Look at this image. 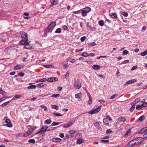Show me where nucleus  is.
Wrapping results in <instances>:
<instances>
[{
	"label": "nucleus",
	"mask_w": 147,
	"mask_h": 147,
	"mask_svg": "<svg viewBox=\"0 0 147 147\" xmlns=\"http://www.w3.org/2000/svg\"><path fill=\"white\" fill-rule=\"evenodd\" d=\"M20 34L21 37L23 38L20 41V43L21 45H23L25 43V42H27L28 40V34L26 33L23 31L21 32L20 33Z\"/></svg>",
	"instance_id": "1"
},
{
	"label": "nucleus",
	"mask_w": 147,
	"mask_h": 147,
	"mask_svg": "<svg viewBox=\"0 0 147 147\" xmlns=\"http://www.w3.org/2000/svg\"><path fill=\"white\" fill-rule=\"evenodd\" d=\"M91 10V8L89 7H85L82 9V16L83 17L86 16L87 15V13L90 11Z\"/></svg>",
	"instance_id": "2"
},
{
	"label": "nucleus",
	"mask_w": 147,
	"mask_h": 147,
	"mask_svg": "<svg viewBox=\"0 0 147 147\" xmlns=\"http://www.w3.org/2000/svg\"><path fill=\"white\" fill-rule=\"evenodd\" d=\"M141 143V142L140 141L139 142H136L132 140L127 144V146L129 147H132L138 145Z\"/></svg>",
	"instance_id": "3"
},
{
	"label": "nucleus",
	"mask_w": 147,
	"mask_h": 147,
	"mask_svg": "<svg viewBox=\"0 0 147 147\" xmlns=\"http://www.w3.org/2000/svg\"><path fill=\"white\" fill-rule=\"evenodd\" d=\"M74 86L76 89H79L81 87V83L78 80L75 81Z\"/></svg>",
	"instance_id": "4"
},
{
	"label": "nucleus",
	"mask_w": 147,
	"mask_h": 147,
	"mask_svg": "<svg viewBox=\"0 0 147 147\" xmlns=\"http://www.w3.org/2000/svg\"><path fill=\"white\" fill-rule=\"evenodd\" d=\"M24 45V48L26 49H31L32 48V46H31L29 44V43L27 42H25V43L23 45Z\"/></svg>",
	"instance_id": "5"
},
{
	"label": "nucleus",
	"mask_w": 147,
	"mask_h": 147,
	"mask_svg": "<svg viewBox=\"0 0 147 147\" xmlns=\"http://www.w3.org/2000/svg\"><path fill=\"white\" fill-rule=\"evenodd\" d=\"M5 122L7 123L6 126L7 127H11L12 126V124L11 123L10 120L9 119L7 118Z\"/></svg>",
	"instance_id": "6"
},
{
	"label": "nucleus",
	"mask_w": 147,
	"mask_h": 147,
	"mask_svg": "<svg viewBox=\"0 0 147 147\" xmlns=\"http://www.w3.org/2000/svg\"><path fill=\"white\" fill-rule=\"evenodd\" d=\"M133 140L136 142H138L141 141V143L143 141V139L142 138L140 137L136 138L134 139H133Z\"/></svg>",
	"instance_id": "7"
},
{
	"label": "nucleus",
	"mask_w": 147,
	"mask_h": 147,
	"mask_svg": "<svg viewBox=\"0 0 147 147\" xmlns=\"http://www.w3.org/2000/svg\"><path fill=\"white\" fill-rule=\"evenodd\" d=\"M74 123V121H70L67 124L65 125V128H68L70 127Z\"/></svg>",
	"instance_id": "8"
},
{
	"label": "nucleus",
	"mask_w": 147,
	"mask_h": 147,
	"mask_svg": "<svg viewBox=\"0 0 147 147\" xmlns=\"http://www.w3.org/2000/svg\"><path fill=\"white\" fill-rule=\"evenodd\" d=\"M61 140V139L59 138H53L51 139V141L53 142H58Z\"/></svg>",
	"instance_id": "9"
},
{
	"label": "nucleus",
	"mask_w": 147,
	"mask_h": 147,
	"mask_svg": "<svg viewBox=\"0 0 147 147\" xmlns=\"http://www.w3.org/2000/svg\"><path fill=\"white\" fill-rule=\"evenodd\" d=\"M53 29V28L51 27L49 25L46 29V31L47 32H51Z\"/></svg>",
	"instance_id": "10"
},
{
	"label": "nucleus",
	"mask_w": 147,
	"mask_h": 147,
	"mask_svg": "<svg viewBox=\"0 0 147 147\" xmlns=\"http://www.w3.org/2000/svg\"><path fill=\"white\" fill-rule=\"evenodd\" d=\"M100 66L98 65H94L92 66V68L94 70H98L100 68Z\"/></svg>",
	"instance_id": "11"
},
{
	"label": "nucleus",
	"mask_w": 147,
	"mask_h": 147,
	"mask_svg": "<svg viewBox=\"0 0 147 147\" xmlns=\"http://www.w3.org/2000/svg\"><path fill=\"white\" fill-rule=\"evenodd\" d=\"M147 130V127L143 128L139 131L140 134H142L146 132Z\"/></svg>",
	"instance_id": "12"
},
{
	"label": "nucleus",
	"mask_w": 147,
	"mask_h": 147,
	"mask_svg": "<svg viewBox=\"0 0 147 147\" xmlns=\"http://www.w3.org/2000/svg\"><path fill=\"white\" fill-rule=\"evenodd\" d=\"M137 81L136 79H133L132 80H129L127 82L126 84H131L137 82Z\"/></svg>",
	"instance_id": "13"
},
{
	"label": "nucleus",
	"mask_w": 147,
	"mask_h": 147,
	"mask_svg": "<svg viewBox=\"0 0 147 147\" xmlns=\"http://www.w3.org/2000/svg\"><path fill=\"white\" fill-rule=\"evenodd\" d=\"M47 81V78H44L40 79L37 80L36 81H35V82L38 83L40 82H43Z\"/></svg>",
	"instance_id": "14"
},
{
	"label": "nucleus",
	"mask_w": 147,
	"mask_h": 147,
	"mask_svg": "<svg viewBox=\"0 0 147 147\" xmlns=\"http://www.w3.org/2000/svg\"><path fill=\"white\" fill-rule=\"evenodd\" d=\"M47 128H48V127L47 125H44L42 126V128L40 129V131H41L43 132L45 131H47Z\"/></svg>",
	"instance_id": "15"
},
{
	"label": "nucleus",
	"mask_w": 147,
	"mask_h": 147,
	"mask_svg": "<svg viewBox=\"0 0 147 147\" xmlns=\"http://www.w3.org/2000/svg\"><path fill=\"white\" fill-rule=\"evenodd\" d=\"M140 98H136L134 101V102H131V105H133V104L135 105L136 103H138L140 101Z\"/></svg>",
	"instance_id": "16"
},
{
	"label": "nucleus",
	"mask_w": 147,
	"mask_h": 147,
	"mask_svg": "<svg viewBox=\"0 0 147 147\" xmlns=\"http://www.w3.org/2000/svg\"><path fill=\"white\" fill-rule=\"evenodd\" d=\"M126 119L125 117L122 116H121L118 119V120L119 121L123 122L125 121H126Z\"/></svg>",
	"instance_id": "17"
},
{
	"label": "nucleus",
	"mask_w": 147,
	"mask_h": 147,
	"mask_svg": "<svg viewBox=\"0 0 147 147\" xmlns=\"http://www.w3.org/2000/svg\"><path fill=\"white\" fill-rule=\"evenodd\" d=\"M84 142V141L82 139H77V141L76 143L78 144H81L83 143Z\"/></svg>",
	"instance_id": "18"
},
{
	"label": "nucleus",
	"mask_w": 147,
	"mask_h": 147,
	"mask_svg": "<svg viewBox=\"0 0 147 147\" xmlns=\"http://www.w3.org/2000/svg\"><path fill=\"white\" fill-rule=\"evenodd\" d=\"M22 67V66L19 65H18L16 66H15L14 67V70H18V69H20Z\"/></svg>",
	"instance_id": "19"
},
{
	"label": "nucleus",
	"mask_w": 147,
	"mask_h": 147,
	"mask_svg": "<svg viewBox=\"0 0 147 147\" xmlns=\"http://www.w3.org/2000/svg\"><path fill=\"white\" fill-rule=\"evenodd\" d=\"M82 137V135L80 133L77 134L75 136V138L77 140L81 138Z\"/></svg>",
	"instance_id": "20"
},
{
	"label": "nucleus",
	"mask_w": 147,
	"mask_h": 147,
	"mask_svg": "<svg viewBox=\"0 0 147 147\" xmlns=\"http://www.w3.org/2000/svg\"><path fill=\"white\" fill-rule=\"evenodd\" d=\"M58 0H51L50 2L52 6L54 5H55L57 3Z\"/></svg>",
	"instance_id": "21"
},
{
	"label": "nucleus",
	"mask_w": 147,
	"mask_h": 147,
	"mask_svg": "<svg viewBox=\"0 0 147 147\" xmlns=\"http://www.w3.org/2000/svg\"><path fill=\"white\" fill-rule=\"evenodd\" d=\"M109 15L113 18H116L117 17V14L115 13H111Z\"/></svg>",
	"instance_id": "22"
},
{
	"label": "nucleus",
	"mask_w": 147,
	"mask_h": 147,
	"mask_svg": "<svg viewBox=\"0 0 147 147\" xmlns=\"http://www.w3.org/2000/svg\"><path fill=\"white\" fill-rule=\"evenodd\" d=\"M56 25V22H51L49 25L53 28Z\"/></svg>",
	"instance_id": "23"
},
{
	"label": "nucleus",
	"mask_w": 147,
	"mask_h": 147,
	"mask_svg": "<svg viewBox=\"0 0 147 147\" xmlns=\"http://www.w3.org/2000/svg\"><path fill=\"white\" fill-rule=\"evenodd\" d=\"M45 84L43 83L38 84L36 85V87L38 88H40L43 87L44 86Z\"/></svg>",
	"instance_id": "24"
},
{
	"label": "nucleus",
	"mask_w": 147,
	"mask_h": 147,
	"mask_svg": "<svg viewBox=\"0 0 147 147\" xmlns=\"http://www.w3.org/2000/svg\"><path fill=\"white\" fill-rule=\"evenodd\" d=\"M21 97V96L20 95H16L12 98V100H16V99L18 98Z\"/></svg>",
	"instance_id": "25"
},
{
	"label": "nucleus",
	"mask_w": 147,
	"mask_h": 147,
	"mask_svg": "<svg viewBox=\"0 0 147 147\" xmlns=\"http://www.w3.org/2000/svg\"><path fill=\"white\" fill-rule=\"evenodd\" d=\"M36 88V86L35 85H32L27 87L28 89H35Z\"/></svg>",
	"instance_id": "26"
},
{
	"label": "nucleus",
	"mask_w": 147,
	"mask_h": 147,
	"mask_svg": "<svg viewBox=\"0 0 147 147\" xmlns=\"http://www.w3.org/2000/svg\"><path fill=\"white\" fill-rule=\"evenodd\" d=\"M101 106H99L98 107L96 108L95 109H94L96 113L98 112L101 109Z\"/></svg>",
	"instance_id": "27"
},
{
	"label": "nucleus",
	"mask_w": 147,
	"mask_h": 147,
	"mask_svg": "<svg viewBox=\"0 0 147 147\" xmlns=\"http://www.w3.org/2000/svg\"><path fill=\"white\" fill-rule=\"evenodd\" d=\"M52 122L51 121L50 119H47L45 121V124H49L51 123Z\"/></svg>",
	"instance_id": "28"
},
{
	"label": "nucleus",
	"mask_w": 147,
	"mask_h": 147,
	"mask_svg": "<svg viewBox=\"0 0 147 147\" xmlns=\"http://www.w3.org/2000/svg\"><path fill=\"white\" fill-rule=\"evenodd\" d=\"M104 22L103 20H100L98 22L100 26H103L104 25Z\"/></svg>",
	"instance_id": "29"
},
{
	"label": "nucleus",
	"mask_w": 147,
	"mask_h": 147,
	"mask_svg": "<svg viewBox=\"0 0 147 147\" xmlns=\"http://www.w3.org/2000/svg\"><path fill=\"white\" fill-rule=\"evenodd\" d=\"M147 54V50L142 52L140 54V55L142 56H144Z\"/></svg>",
	"instance_id": "30"
},
{
	"label": "nucleus",
	"mask_w": 147,
	"mask_h": 147,
	"mask_svg": "<svg viewBox=\"0 0 147 147\" xmlns=\"http://www.w3.org/2000/svg\"><path fill=\"white\" fill-rule=\"evenodd\" d=\"M35 140L34 139H30L28 141L29 143L32 144H34L35 143Z\"/></svg>",
	"instance_id": "31"
},
{
	"label": "nucleus",
	"mask_w": 147,
	"mask_h": 147,
	"mask_svg": "<svg viewBox=\"0 0 147 147\" xmlns=\"http://www.w3.org/2000/svg\"><path fill=\"white\" fill-rule=\"evenodd\" d=\"M11 100H10L9 101L4 102V103L2 104L1 105V106L3 107L7 105L9 103L11 102Z\"/></svg>",
	"instance_id": "32"
},
{
	"label": "nucleus",
	"mask_w": 147,
	"mask_h": 147,
	"mask_svg": "<svg viewBox=\"0 0 147 147\" xmlns=\"http://www.w3.org/2000/svg\"><path fill=\"white\" fill-rule=\"evenodd\" d=\"M145 119V117L144 116H140L138 119L140 121H142L144 120Z\"/></svg>",
	"instance_id": "33"
},
{
	"label": "nucleus",
	"mask_w": 147,
	"mask_h": 147,
	"mask_svg": "<svg viewBox=\"0 0 147 147\" xmlns=\"http://www.w3.org/2000/svg\"><path fill=\"white\" fill-rule=\"evenodd\" d=\"M94 125L95 127H98V129H99V128H100V124L98 122H96L95 123H94Z\"/></svg>",
	"instance_id": "34"
},
{
	"label": "nucleus",
	"mask_w": 147,
	"mask_h": 147,
	"mask_svg": "<svg viewBox=\"0 0 147 147\" xmlns=\"http://www.w3.org/2000/svg\"><path fill=\"white\" fill-rule=\"evenodd\" d=\"M53 115L56 117L62 116V115L60 113H54Z\"/></svg>",
	"instance_id": "35"
},
{
	"label": "nucleus",
	"mask_w": 147,
	"mask_h": 147,
	"mask_svg": "<svg viewBox=\"0 0 147 147\" xmlns=\"http://www.w3.org/2000/svg\"><path fill=\"white\" fill-rule=\"evenodd\" d=\"M136 108L137 109H140L142 108L143 107L142 105H136Z\"/></svg>",
	"instance_id": "36"
},
{
	"label": "nucleus",
	"mask_w": 147,
	"mask_h": 147,
	"mask_svg": "<svg viewBox=\"0 0 147 147\" xmlns=\"http://www.w3.org/2000/svg\"><path fill=\"white\" fill-rule=\"evenodd\" d=\"M30 134L29 133V132L28 131L26 132V133H25L23 135V136L24 137H26L28 136L29 135H30V134Z\"/></svg>",
	"instance_id": "37"
},
{
	"label": "nucleus",
	"mask_w": 147,
	"mask_h": 147,
	"mask_svg": "<svg viewBox=\"0 0 147 147\" xmlns=\"http://www.w3.org/2000/svg\"><path fill=\"white\" fill-rule=\"evenodd\" d=\"M101 142H102L105 143H108L109 142V141L108 140H106L105 139H103V138H102V140H101Z\"/></svg>",
	"instance_id": "38"
},
{
	"label": "nucleus",
	"mask_w": 147,
	"mask_h": 147,
	"mask_svg": "<svg viewBox=\"0 0 147 147\" xmlns=\"http://www.w3.org/2000/svg\"><path fill=\"white\" fill-rule=\"evenodd\" d=\"M82 56L84 57H86L88 56V53L86 52H84L82 54Z\"/></svg>",
	"instance_id": "39"
},
{
	"label": "nucleus",
	"mask_w": 147,
	"mask_h": 147,
	"mask_svg": "<svg viewBox=\"0 0 147 147\" xmlns=\"http://www.w3.org/2000/svg\"><path fill=\"white\" fill-rule=\"evenodd\" d=\"M132 107L130 108L129 110L131 111H132L135 109V105L133 104Z\"/></svg>",
	"instance_id": "40"
},
{
	"label": "nucleus",
	"mask_w": 147,
	"mask_h": 147,
	"mask_svg": "<svg viewBox=\"0 0 147 147\" xmlns=\"http://www.w3.org/2000/svg\"><path fill=\"white\" fill-rule=\"evenodd\" d=\"M61 30L60 28H58L55 31V33H59L61 31Z\"/></svg>",
	"instance_id": "41"
},
{
	"label": "nucleus",
	"mask_w": 147,
	"mask_h": 147,
	"mask_svg": "<svg viewBox=\"0 0 147 147\" xmlns=\"http://www.w3.org/2000/svg\"><path fill=\"white\" fill-rule=\"evenodd\" d=\"M53 78L52 77L50 78L47 79V81L49 82H53Z\"/></svg>",
	"instance_id": "42"
},
{
	"label": "nucleus",
	"mask_w": 147,
	"mask_h": 147,
	"mask_svg": "<svg viewBox=\"0 0 147 147\" xmlns=\"http://www.w3.org/2000/svg\"><path fill=\"white\" fill-rule=\"evenodd\" d=\"M59 124V123L58 122H53V123L51 124V126H55L57 125H58Z\"/></svg>",
	"instance_id": "43"
},
{
	"label": "nucleus",
	"mask_w": 147,
	"mask_h": 147,
	"mask_svg": "<svg viewBox=\"0 0 147 147\" xmlns=\"http://www.w3.org/2000/svg\"><path fill=\"white\" fill-rule=\"evenodd\" d=\"M92 97H90L89 98V100L88 102V104H91L92 102Z\"/></svg>",
	"instance_id": "44"
},
{
	"label": "nucleus",
	"mask_w": 147,
	"mask_h": 147,
	"mask_svg": "<svg viewBox=\"0 0 147 147\" xmlns=\"http://www.w3.org/2000/svg\"><path fill=\"white\" fill-rule=\"evenodd\" d=\"M103 123H105V124L107 125H109L108 123H106V122H107V119H106V118L104 119L103 120Z\"/></svg>",
	"instance_id": "45"
},
{
	"label": "nucleus",
	"mask_w": 147,
	"mask_h": 147,
	"mask_svg": "<svg viewBox=\"0 0 147 147\" xmlns=\"http://www.w3.org/2000/svg\"><path fill=\"white\" fill-rule=\"evenodd\" d=\"M82 9H80V10L77 11H75L74 12V13L76 14H78L79 13H81L82 12Z\"/></svg>",
	"instance_id": "46"
},
{
	"label": "nucleus",
	"mask_w": 147,
	"mask_h": 147,
	"mask_svg": "<svg viewBox=\"0 0 147 147\" xmlns=\"http://www.w3.org/2000/svg\"><path fill=\"white\" fill-rule=\"evenodd\" d=\"M52 107L55 109H56V110H58L59 109V107L58 106H57L56 105H52Z\"/></svg>",
	"instance_id": "47"
},
{
	"label": "nucleus",
	"mask_w": 147,
	"mask_h": 147,
	"mask_svg": "<svg viewBox=\"0 0 147 147\" xmlns=\"http://www.w3.org/2000/svg\"><path fill=\"white\" fill-rule=\"evenodd\" d=\"M80 95H81L80 93L76 94L75 95V97L77 98H80Z\"/></svg>",
	"instance_id": "48"
},
{
	"label": "nucleus",
	"mask_w": 147,
	"mask_h": 147,
	"mask_svg": "<svg viewBox=\"0 0 147 147\" xmlns=\"http://www.w3.org/2000/svg\"><path fill=\"white\" fill-rule=\"evenodd\" d=\"M117 96V94H114L113 96H111L110 98V99H114L115 97Z\"/></svg>",
	"instance_id": "49"
},
{
	"label": "nucleus",
	"mask_w": 147,
	"mask_h": 147,
	"mask_svg": "<svg viewBox=\"0 0 147 147\" xmlns=\"http://www.w3.org/2000/svg\"><path fill=\"white\" fill-rule=\"evenodd\" d=\"M96 113L94 109L92 110L89 112V113L92 115Z\"/></svg>",
	"instance_id": "50"
},
{
	"label": "nucleus",
	"mask_w": 147,
	"mask_h": 147,
	"mask_svg": "<svg viewBox=\"0 0 147 147\" xmlns=\"http://www.w3.org/2000/svg\"><path fill=\"white\" fill-rule=\"evenodd\" d=\"M43 66L45 68H49L52 67L51 65H43Z\"/></svg>",
	"instance_id": "51"
},
{
	"label": "nucleus",
	"mask_w": 147,
	"mask_h": 147,
	"mask_svg": "<svg viewBox=\"0 0 147 147\" xmlns=\"http://www.w3.org/2000/svg\"><path fill=\"white\" fill-rule=\"evenodd\" d=\"M123 53L124 55H125L128 53V52L126 50H125L123 51Z\"/></svg>",
	"instance_id": "52"
},
{
	"label": "nucleus",
	"mask_w": 147,
	"mask_h": 147,
	"mask_svg": "<svg viewBox=\"0 0 147 147\" xmlns=\"http://www.w3.org/2000/svg\"><path fill=\"white\" fill-rule=\"evenodd\" d=\"M24 73L22 72H20L18 73V75L21 76H23L24 75Z\"/></svg>",
	"instance_id": "53"
},
{
	"label": "nucleus",
	"mask_w": 147,
	"mask_h": 147,
	"mask_svg": "<svg viewBox=\"0 0 147 147\" xmlns=\"http://www.w3.org/2000/svg\"><path fill=\"white\" fill-rule=\"evenodd\" d=\"M89 45L91 46H93L96 45V43L94 42H91L89 44Z\"/></svg>",
	"instance_id": "54"
},
{
	"label": "nucleus",
	"mask_w": 147,
	"mask_h": 147,
	"mask_svg": "<svg viewBox=\"0 0 147 147\" xmlns=\"http://www.w3.org/2000/svg\"><path fill=\"white\" fill-rule=\"evenodd\" d=\"M112 132V131L110 129H107L106 131L107 134H110Z\"/></svg>",
	"instance_id": "55"
},
{
	"label": "nucleus",
	"mask_w": 147,
	"mask_h": 147,
	"mask_svg": "<svg viewBox=\"0 0 147 147\" xmlns=\"http://www.w3.org/2000/svg\"><path fill=\"white\" fill-rule=\"evenodd\" d=\"M60 95L59 94H53L52 96V97L53 98L57 97H59Z\"/></svg>",
	"instance_id": "56"
},
{
	"label": "nucleus",
	"mask_w": 147,
	"mask_h": 147,
	"mask_svg": "<svg viewBox=\"0 0 147 147\" xmlns=\"http://www.w3.org/2000/svg\"><path fill=\"white\" fill-rule=\"evenodd\" d=\"M28 131L29 132V133L30 134H31L32 132H33V130H32V128H29L28 129Z\"/></svg>",
	"instance_id": "57"
},
{
	"label": "nucleus",
	"mask_w": 147,
	"mask_h": 147,
	"mask_svg": "<svg viewBox=\"0 0 147 147\" xmlns=\"http://www.w3.org/2000/svg\"><path fill=\"white\" fill-rule=\"evenodd\" d=\"M129 62V60H125L122 62V64H125L127 63H128Z\"/></svg>",
	"instance_id": "58"
},
{
	"label": "nucleus",
	"mask_w": 147,
	"mask_h": 147,
	"mask_svg": "<svg viewBox=\"0 0 147 147\" xmlns=\"http://www.w3.org/2000/svg\"><path fill=\"white\" fill-rule=\"evenodd\" d=\"M122 14L124 16L127 17L128 16V13L127 12H123L122 13Z\"/></svg>",
	"instance_id": "59"
},
{
	"label": "nucleus",
	"mask_w": 147,
	"mask_h": 147,
	"mask_svg": "<svg viewBox=\"0 0 147 147\" xmlns=\"http://www.w3.org/2000/svg\"><path fill=\"white\" fill-rule=\"evenodd\" d=\"M53 78V82L57 81L58 80V79L57 77H52Z\"/></svg>",
	"instance_id": "60"
},
{
	"label": "nucleus",
	"mask_w": 147,
	"mask_h": 147,
	"mask_svg": "<svg viewBox=\"0 0 147 147\" xmlns=\"http://www.w3.org/2000/svg\"><path fill=\"white\" fill-rule=\"evenodd\" d=\"M54 127H49L48 128H47V131H50L52 130H53L54 129Z\"/></svg>",
	"instance_id": "61"
},
{
	"label": "nucleus",
	"mask_w": 147,
	"mask_h": 147,
	"mask_svg": "<svg viewBox=\"0 0 147 147\" xmlns=\"http://www.w3.org/2000/svg\"><path fill=\"white\" fill-rule=\"evenodd\" d=\"M106 118L107 120L108 119L109 121H110L112 120V119H111L109 115L107 116Z\"/></svg>",
	"instance_id": "62"
},
{
	"label": "nucleus",
	"mask_w": 147,
	"mask_h": 147,
	"mask_svg": "<svg viewBox=\"0 0 147 147\" xmlns=\"http://www.w3.org/2000/svg\"><path fill=\"white\" fill-rule=\"evenodd\" d=\"M85 36H83L81 38L80 40L82 42H83L86 39Z\"/></svg>",
	"instance_id": "63"
},
{
	"label": "nucleus",
	"mask_w": 147,
	"mask_h": 147,
	"mask_svg": "<svg viewBox=\"0 0 147 147\" xmlns=\"http://www.w3.org/2000/svg\"><path fill=\"white\" fill-rule=\"evenodd\" d=\"M142 107H146L147 106V102H144L142 105Z\"/></svg>",
	"instance_id": "64"
}]
</instances>
